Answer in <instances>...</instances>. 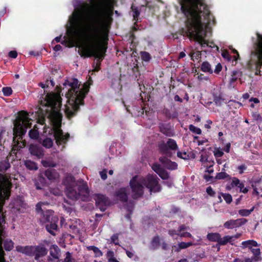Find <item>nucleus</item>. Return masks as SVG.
Returning a JSON list of instances; mask_svg holds the SVG:
<instances>
[{
    "mask_svg": "<svg viewBox=\"0 0 262 262\" xmlns=\"http://www.w3.org/2000/svg\"><path fill=\"white\" fill-rule=\"evenodd\" d=\"M73 0L74 10L66 25V36L61 42L72 47L80 39L79 54L94 57L97 64L103 58L107 49L112 16L115 0Z\"/></svg>",
    "mask_w": 262,
    "mask_h": 262,
    "instance_id": "nucleus-1",
    "label": "nucleus"
},
{
    "mask_svg": "<svg viewBox=\"0 0 262 262\" xmlns=\"http://www.w3.org/2000/svg\"><path fill=\"white\" fill-rule=\"evenodd\" d=\"M178 2L185 19L184 35L194 39L202 47L213 48V42H208L204 39L206 29L213 25L215 20L204 0H178Z\"/></svg>",
    "mask_w": 262,
    "mask_h": 262,
    "instance_id": "nucleus-2",
    "label": "nucleus"
},
{
    "mask_svg": "<svg viewBox=\"0 0 262 262\" xmlns=\"http://www.w3.org/2000/svg\"><path fill=\"white\" fill-rule=\"evenodd\" d=\"M41 100L42 107L40 110L45 112V116L39 118L38 123L42 125L45 124V118L47 117L51 124V127H43L44 133L53 136L58 145L65 144L70 136L69 134H64L60 129L62 115L60 113L61 98L59 93H47L44 94Z\"/></svg>",
    "mask_w": 262,
    "mask_h": 262,
    "instance_id": "nucleus-3",
    "label": "nucleus"
},
{
    "mask_svg": "<svg viewBox=\"0 0 262 262\" xmlns=\"http://www.w3.org/2000/svg\"><path fill=\"white\" fill-rule=\"evenodd\" d=\"M62 94L67 99L64 112L68 118L74 116L79 106L84 104V98L89 91V85L85 83L81 85L75 78H69L63 83Z\"/></svg>",
    "mask_w": 262,
    "mask_h": 262,
    "instance_id": "nucleus-4",
    "label": "nucleus"
},
{
    "mask_svg": "<svg viewBox=\"0 0 262 262\" xmlns=\"http://www.w3.org/2000/svg\"><path fill=\"white\" fill-rule=\"evenodd\" d=\"M159 179L156 176L148 174L143 177L141 176L134 177L129 182L132 190L130 195L134 199L141 197L144 192V186L149 189L150 192H157L161 190Z\"/></svg>",
    "mask_w": 262,
    "mask_h": 262,
    "instance_id": "nucleus-5",
    "label": "nucleus"
},
{
    "mask_svg": "<svg viewBox=\"0 0 262 262\" xmlns=\"http://www.w3.org/2000/svg\"><path fill=\"white\" fill-rule=\"evenodd\" d=\"M11 186L10 178L0 173V262H6L4 257L5 253L2 247L5 233L3 224L5 222L2 212L5 200L10 196Z\"/></svg>",
    "mask_w": 262,
    "mask_h": 262,
    "instance_id": "nucleus-6",
    "label": "nucleus"
},
{
    "mask_svg": "<svg viewBox=\"0 0 262 262\" xmlns=\"http://www.w3.org/2000/svg\"><path fill=\"white\" fill-rule=\"evenodd\" d=\"M30 120L28 114L24 111L20 112L15 120L13 128L14 137L13 140V148H15V149H19L25 146V142L20 140L23 139V136L26 133L27 129L31 127Z\"/></svg>",
    "mask_w": 262,
    "mask_h": 262,
    "instance_id": "nucleus-7",
    "label": "nucleus"
},
{
    "mask_svg": "<svg viewBox=\"0 0 262 262\" xmlns=\"http://www.w3.org/2000/svg\"><path fill=\"white\" fill-rule=\"evenodd\" d=\"M66 194L68 198L75 201L80 200L86 201L89 196V190L86 183L80 179L75 181V179L70 176L67 178Z\"/></svg>",
    "mask_w": 262,
    "mask_h": 262,
    "instance_id": "nucleus-8",
    "label": "nucleus"
},
{
    "mask_svg": "<svg viewBox=\"0 0 262 262\" xmlns=\"http://www.w3.org/2000/svg\"><path fill=\"white\" fill-rule=\"evenodd\" d=\"M254 47L253 50L251 51V59L249 61V66L252 68L254 66L256 71V75L259 74L260 68L262 65V33H256V37H252Z\"/></svg>",
    "mask_w": 262,
    "mask_h": 262,
    "instance_id": "nucleus-9",
    "label": "nucleus"
},
{
    "mask_svg": "<svg viewBox=\"0 0 262 262\" xmlns=\"http://www.w3.org/2000/svg\"><path fill=\"white\" fill-rule=\"evenodd\" d=\"M159 149L162 155L171 157L178 149V146L174 140L168 139L166 142H162L159 144Z\"/></svg>",
    "mask_w": 262,
    "mask_h": 262,
    "instance_id": "nucleus-10",
    "label": "nucleus"
},
{
    "mask_svg": "<svg viewBox=\"0 0 262 262\" xmlns=\"http://www.w3.org/2000/svg\"><path fill=\"white\" fill-rule=\"evenodd\" d=\"M27 204L22 198L18 196L14 199L10 204L11 212L17 215L19 213H24L27 209Z\"/></svg>",
    "mask_w": 262,
    "mask_h": 262,
    "instance_id": "nucleus-11",
    "label": "nucleus"
},
{
    "mask_svg": "<svg viewBox=\"0 0 262 262\" xmlns=\"http://www.w3.org/2000/svg\"><path fill=\"white\" fill-rule=\"evenodd\" d=\"M52 211L51 210H48L47 214H43V216L46 221L50 222L52 220V222L50 224L46 225V229L52 235H55V231L57 230V225L56 223L58 221V218L56 216H52Z\"/></svg>",
    "mask_w": 262,
    "mask_h": 262,
    "instance_id": "nucleus-12",
    "label": "nucleus"
},
{
    "mask_svg": "<svg viewBox=\"0 0 262 262\" xmlns=\"http://www.w3.org/2000/svg\"><path fill=\"white\" fill-rule=\"evenodd\" d=\"M95 200L97 207L102 211H105L110 204L107 198L102 194L96 195Z\"/></svg>",
    "mask_w": 262,
    "mask_h": 262,
    "instance_id": "nucleus-13",
    "label": "nucleus"
},
{
    "mask_svg": "<svg viewBox=\"0 0 262 262\" xmlns=\"http://www.w3.org/2000/svg\"><path fill=\"white\" fill-rule=\"evenodd\" d=\"M247 222L245 219H238L236 220H230L224 224V227L227 229H233L242 226Z\"/></svg>",
    "mask_w": 262,
    "mask_h": 262,
    "instance_id": "nucleus-14",
    "label": "nucleus"
},
{
    "mask_svg": "<svg viewBox=\"0 0 262 262\" xmlns=\"http://www.w3.org/2000/svg\"><path fill=\"white\" fill-rule=\"evenodd\" d=\"M152 169L163 180H166L169 178L168 173L163 169L160 164H154L151 166Z\"/></svg>",
    "mask_w": 262,
    "mask_h": 262,
    "instance_id": "nucleus-15",
    "label": "nucleus"
},
{
    "mask_svg": "<svg viewBox=\"0 0 262 262\" xmlns=\"http://www.w3.org/2000/svg\"><path fill=\"white\" fill-rule=\"evenodd\" d=\"M16 250L28 256H34L35 249L34 246H17L16 247Z\"/></svg>",
    "mask_w": 262,
    "mask_h": 262,
    "instance_id": "nucleus-16",
    "label": "nucleus"
},
{
    "mask_svg": "<svg viewBox=\"0 0 262 262\" xmlns=\"http://www.w3.org/2000/svg\"><path fill=\"white\" fill-rule=\"evenodd\" d=\"M159 160L163 165L164 167L168 169L174 170L177 168V164L174 162L171 161L167 158V157H161L159 158Z\"/></svg>",
    "mask_w": 262,
    "mask_h": 262,
    "instance_id": "nucleus-17",
    "label": "nucleus"
},
{
    "mask_svg": "<svg viewBox=\"0 0 262 262\" xmlns=\"http://www.w3.org/2000/svg\"><path fill=\"white\" fill-rule=\"evenodd\" d=\"M31 154L38 158H41L43 156V151L42 147L37 145L31 144L29 147Z\"/></svg>",
    "mask_w": 262,
    "mask_h": 262,
    "instance_id": "nucleus-18",
    "label": "nucleus"
},
{
    "mask_svg": "<svg viewBox=\"0 0 262 262\" xmlns=\"http://www.w3.org/2000/svg\"><path fill=\"white\" fill-rule=\"evenodd\" d=\"M128 190L127 188H121L116 191V196L121 201L125 202L128 198Z\"/></svg>",
    "mask_w": 262,
    "mask_h": 262,
    "instance_id": "nucleus-19",
    "label": "nucleus"
},
{
    "mask_svg": "<svg viewBox=\"0 0 262 262\" xmlns=\"http://www.w3.org/2000/svg\"><path fill=\"white\" fill-rule=\"evenodd\" d=\"M231 185L232 187H237L238 188L241 192L246 193L248 191L247 188L244 187V183L241 182L238 179L235 177L232 178Z\"/></svg>",
    "mask_w": 262,
    "mask_h": 262,
    "instance_id": "nucleus-20",
    "label": "nucleus"
},
{
    "mask_svg": "<svg viewBox=\"0 0 262 262\" xmlns=\"http://www.w3.org/2000/svg\"><path fill=\"white\" fill-rule=\"evenodd\" d=\"M50 255L55 259L58 261L60 256V250L59 247L55 245H52L50 249Z\"/></svg>",
    "mask_w": 262,
    "mask_h": 262,
    "instance_id": "nucleus-21",
    "label": "nucleus"
},
{
    "mask_svg": "<svg viewBox=\"0 0 262 262\" xmlns=\"http://www.w3.org/2000/svg\"><path fill=\"white\" fill-rule=\"evenodd\" d=\"M34 255L36 260H38L40 257L45 256L47 253L46 249L42 247H34Z\"/></svg>",
    "mask_w": 262,
    "mask_h": 262,
    "instance_id": "nucleus-22",
    "label": "nucleus"
},
{
    "mask_svg": "<svg viewBox=\"0 0 262 262\" xmlns=\"http://www.w3.org/2000/svg\"><path fill=\"white\" fill-rule=\"evenodd\" d=\"M259 245H257L255 247H252L250 250L253 254V259L255 260V262L260 261L261 258L260 256V249L259 248Z\"/></svg>",
    "mask_w": 262,
    "mask_h": 262,
    "instance_id": "nucleus-23",
    "label": "nucleus"
},
{
    "mask_svg": "<svg viewBox=\"0 0 262 262\" xmlns=\"http://www.w3.org/2000/svg\"><path fill=\"white\" fill-rule=\"evenodd\" d=\"M189 56L191 57V59L194 61L195 59L198 60L201 58V53L199 51H195L193 47H191L189 49V52H188Z\"/></svg>",
    "mask_w": 262,
    "mask_h": 262,
    "instance_id": "nucleus-24",
    "label": "nucleus"
},
{
    "mask_svg": "<svg viewBox=\"0 0 262 262\" xmlns=\"http://www.w3.org/2000/svg\"><path fill=\"white\" fill-rule=\"evenodd\" d=\"M258 243L254 240H247L242 243V247L243 249H251L252 247H255Z\"/></svg>",
    "mask_w": 262,
    "mask_h": 262,
    "instance_id": "nucleus-25",
    "label": "nucleus"
},
{
    "mask_svg": "<svg viewBox=\"0 0 262 262\" xmlns=\"http://www.w3.org/2000/svg\"><path fill=\"white\" fill-rule=\"evenodd\" d=\"M45 175L50 180H55L58 177V174L55 171L51 169L46 170Z\"/></svg>",
    "mask_w": 262,
    "mask_h": 262,
    "instance_id": "nucleus-26",
    "label": "nucleus"
},
{
    "mask_svg": "<svg viewBox=\"0 0 262 262\" xmlns=\"http://www.w3.org/2000/svg\"><path fill=\"white\" fill-rule=\"evenodd\" d=\"M232 237L229 235L225 236L223 237H221L220 236V240L218 245H225L227 243H230L231 245H233V242L232 241Z\"/></svg>",
    "mask_w": 262,
    "mask_h": 262,
    "instance_id": "nucleus-27",
    "label": "nucleus"
},
{
    "mask_svg": "<svg viewBox=\"0 0 262 262\" xmlns=\"http://www.w3.org/2000/svg\"><path fill=\"white\" fill-rule=\"evenodd\" d=\"M86 248L89 251H92L95 254V256L96 257H99L103 255L102 251L97 247L94 246H88Z\"/></svg>",
    "mask_w": 262,
    "mask_h": 262,
    "instance_id": "nucleus-28",
    "label": "nucleus"
},
{
    "mask_svg": "<svg viewBox=\"0 0 262 262\" xmlns=\"http://www.w3.org/2000/svg\"><path fill=\"white\" fill-rule=\"evenodd\" d=\"M38 127L37 125H35L34 128L29 131V135L30 138L33 139H36L39 136V132L38 131Z\"/></svg>",
    "mask_w": 262,
    "mask_h": 262,
    "instance_id": "nucleus-29",
    "label": "nucleus"
},
{
    "mask_svg": "<svg viewBox=\"0 0 262 262\" xmlns=\"http://www.w3.org/2000/svg\"><path fill=\"white\" fill-rule=\"evenodd\" d=\"M220 234L218 233H210L207 235V238L212 242H216L219 244Z\"/></svg>",
    "mask_w": 262,
    "mask_h": 262,
    "instance_id": "nucleus-30",
    "label": "nucleus"
},
{
    "mask_svg": "<svg viewBox=\"0 0 262 262\" xmlns=\"http://www.w3.org/2000/svg\"><path fill=\"white\" fill-rule=\"evenodd\" d=\"M10 167V164L8 159L0 162V171H5Z\"/></svg>",
    "mask_w": 262,
    "mask_h": 262,
    "instance_id": "nucleus-31",
    "label": "nucleus"
},
{
    "mask_svg": "<svg viewBox=\"0 0 262 262\" xmlns=\"http://www.w3.org/2000/svg\"><path fill=\"white\" fill-rule=\"evenodd\" d=\"M131 9V15L133 16L135 20L138 21L139 20L138 16L140 14V11L138 8L135 7L134 5H132Z\"/></svg>",
    "mask_w": 262,
    "mask_h": 262,
    "instance_id": "nucleus-32",
    "label": "nucleus"
},
{
    "mask_svg": "<svg viewBox=\"0 0 262 262\" xmlns=\"http://www.w3.org/2000/svg\"><path fill=\"white\" fill-rule=\"evenodd\" d=\"M201 70L204 72L212 73L213 71L211 69V65L208 62H203L201 66Z\"/></svg>",
    "mask_w": 262,
    "mask_h": 262,
    "instance_id": "nucleus-33",
    "label": "nucleus"
},
{
    "mask_svg": "<svg viewBox=\"0 0 262 262\" xmlns=\"http://www.w3.org/2000/svg\"><path fill=\"white\" fill-rule=\"evenodd\" d=\"M4 248L6 251H10L14 247V243L10 239H6L4 243Z\"/></svg>",
    "mask_w": 262,
    "mask_h": 262,
    "instance_id": "nucleus-34",
    "label": "nucleus"
},
{
    "mask_svg": "<svg viewBox=\"0 0 262 262\" xmlns=\"http://www.w3.org/2000/svg\"><path fill=\"white\" fill-rule=\"evenodd\" d=\"M160 245V238L158 236L155 237L151 242V248L156 249L159 247Z\"/></svg>",
    "mask_w": 262,
    "mask_h": 262,
    "instance_id": "nucleus-35",
    "label": "nucleus"
},
{
    "mask_svg": "<svg viewBox=\"0 0 262 262\" xmlns=\"http://www.w3.org/2000/svg\"><path fill=\"white\" fill-rule=\"evenodd\" d=\"M53 144V140L50 138H46L42 141V145L46 148H50Z\"/></svg>",
    "mask_w": 262,
    "mask_h": 262,
    "instance_id": "nucleus-36",
    "label": "nucleus"
},
{
    "mask_svg": "<svg viewBox=\"0 0 262 262\" xmlns=\"http://www.w3.org/2000/svg\"><path fill=\"white\" fill-rule=\"evenodd\" d=\"M140 55L141 59L146 62H148L151 59V56L149 53L145 51L141 52Z\"/></svg>",
    "mask_w": 262,
    "mask_h": 262,
    "instance_id": "nucleus-37",
    "label": "nucleus"
},
{
    "mask_svg": "<svg viewBox=\"0 0 262 262\" xmlns=\"http://www.w3.org/2000/svg\"><path fill=\"white\" fill-rule=\"evenodd\" d=\"M254 210V207L251 209H241L238 211V213L242 216H247L249 215Z\"/></svg>",
    "mask_w": 262,
    "mask_h": 262,
    "instance_id": "nucleus-38",
    "label": "nucleus"
},
{
    "mask_svg": "<svg viewBox=\"0 0 262 262\" xmlns=\"http://www.w3.org/2000/svg\"><path fill=\"white\" fill-rule=\"evenodd\" d=\"M26 166L30 170H36L37 169V166L36 164L31 161H27L25 162Z\"/></svg>",
    "mask_w": 262,
    "mask_h": 262,
    "instance_id": "nucleus-39",
    "label": "nucleus"
},
{
    "mask_svg": "<svg viewBox=\"0 0 262 262\" xmlns=\"http://www.w3.org/2000/svg\"><path fill=\"white\" fill-rule=\"evenodd\" d=\"M192 245H193V243L192 242H181L178 244V251H179L181 249H186Z\"/></svg>",
    "mask_w": 262,
    "mask_h": 262,
    "instance_id": "nucleus-40",
    "label": "nucleus"
},
{
    "mask_svg": "<svg viewBox=\"0 0 262 262\" xmlns=\"http://www.w3.org/2000/svg\"><path fill=\"white\" fill-rule=\"evenodd\" d=\"M189 129L191 132H192V133H193L194 134H196L197 135L201 134V133H202L201 129L200 128L197 127L192 124H191L189 126Z\"/></svg>",
    "mask_w": 262,
    "mask_h": 262,
    "instance_id": "nucleus-41",
    "label": "nucleus"
},
{
    "mask_svg": "<svg viewBox=\"0 0 262 262\" xmlns=\"http://www.w3.org/2000/svg\"><path fill=\"white\" fill-rule=\"evenodd\" d=\"M213 154L216 158H220L223 156L224 152L220 148H215L213 151Z\"/></svg>",
    "mask_w": 262,
    "mask_h": 262,
    "instance_id": "nucleus-42",
    "label": "nucleus"
},
{
    "mask_svg": "<svg viewBox=\"0 0 262 262\" xmlns=\"http://www.w3.org/2000/svg\"><path fill=\"white\" fill-rule=\"evenodd\" d=\"M229 175L225 172H221L217 173L215 176V179L221 180L228 177Z\"/></svg>",
    "mask_w": 262,
    "mask_h": 262,
    "instance_id": "nucleus-43",
    "label": "nucleus"
},
{
    "mask_svg": "<svg viewBox=\"0 0 262 262\" xmlns=\"http://www.w3.org/2000/svg\"><path fill=\"white\" fill-rule=\"evenodd\" d=\"M168 233L172 238L177 239V237L179 236L180 232L179 231V229L178 230H169Z\"/></svg>",
    "mask_w": 262,
    "mask_h": 262,
    "instance_id": "nucleus-44",
    "label": "nucleus"
},
{
    "mask_svg": "<svg viewBox=\"0 0 262 262\" xmlns=\"http://www.w3.org/2000/svg\"><path fill=\"white\" fill-rule=\"evenodd\" d=\"M222 195L227 203L230 204L232 202V196L230 194L222 193Z\"/></svg>",
    "mask_w": 262,
    "mask_h": 262,
    "instance_id": "nucleus-45",
    "label": "nucleus"
},
{
    "mask_svg": "<svg viewBox=\"0 0 262 262\" xmlns=\"http://www.w3.org/2000/svg\"><path fill=\"white\" fill-rule=\"evenodd\" d=\"M3 92L5 96H9L12 93V90L10 87H4L3 88Z\"/></svg>",
    "mask_w": 262,
    "mask_h": 262,
    "instance_id": "nucleus-46",
    "label": "nucleus"
},
{
    "mask_svg": "<svg viewBox=\"0 0 262 262\" xmlns=\"http://www.w3.org/2000/svg\"><path fill=\"white\" fill-rule=\"evenodd\" d=\"M177 156L178 157L186 160L188 159V155L186 152H181L178 151L177 152Z\"/></svg>",
    "mask_w": 262,
    "mask_h": 262,
    "instance_id": "nucleus-47",
    "label": "nucleus"
},
{
    "mask_svg": "<svg viewBox=\"0 0 262 262\" xmlns=\"http://www.w3.org/2000/svg\"><path fill=\"white\" fill-rule=\"evenodd\" d=\"M106 257L109 261V262H110L111 261H112L113 259H115V258L114 257V252L112 251H111V250H109L107 252V253H106Z\"/></svg>",
    "mask_w": 262,
    "mask_h": 262,
    "instance_id": "nucleus-48",
    "label": "nucleus"
},
{
    "mask_svg": "<svg viewBox=\"0 0 262 262\" xmlns=\"http://www.w3.org/2000/svg\"><path fill=\"white\" fill-rule=\"evenodd\" d=\"M237 78L234 75V73H233V75H232V77L231 78L229 82V86L230 88H234V83L236 81Z\"/></svg>",
    "mask_w": 262,
    "mask_h": 262,
    "instance_id": "nucleus-49",
    "label": "nucleus"
},
{
    "mask_svg": "<svg viewBox=\"0 0 262 262\" xmlns=\"http://www.w3.org/2000/svg\"><path fill=\"white\" fill-rule=\"evenodd\" d=\"M111 242L116 245H118V235L117 234H113L111 237Z\"/></svg>",
    "mask_w": 262,
    "mask_h": 262,
    "instance_id": "nucleus-50",
    "label": "nucleus"
},
{
    "mask_svg": "<svg viewBox=\"0 0 262 262\" xmlns=\"http://www.w3.org/2000/svg\"><path fill=\"white\" fill-rule=\"evenodd\" d=\"M45 204V203L40 202L38 203L36 206V210L38 213H40L41 214H43V210L41 209L42 205Z\"/></svg>",
    "mask_w": 262,
    "mask_h": 262,
    "instance_id": "nucleus-51",
    "label": "nucleus"
},
{
    "mask_svg": "<svg viewBox=\"0 0 262 262\" xmlns=\"http://www.w3.org/2000/svg\"><path fill=\"white\" fill-rule=\"evenodd\" d=\"M179 236H180L181 237H185L193 238L192 235L189 232H184V231H182V232H180Z\"/></svg>",
    "mask_w": 262,
    "mask_h": 262,
    "instance_id": "nucleus-52",
    "label": "nucleus"
},
{
    "mask_svg": "<svg viewBox=\"0 0 262 262\" xmlns=\"http://www.w3.org/2000/svg\"><path fill=\"white\" fill-rule=\"evenodd\" d=\"M206 192L209 195L211 196H214L215 194V191L212 189V188L210 186H209L206 188Z\"/></svg>",
    "mask_w": 262,
    "mask_h": 262,
    "instance_id": "nucleus-53",
    "label": "nucleus"
},
{
    "mask_svg": "<svg viewBox=\"0 0 262 262\" xmlns=\"http://www.w3.org/2000/svg\"><path fill=\"white\" fill-rule=\"evenodd\" d=\"M160 131L164 134L166 135H168V133H169V131L168 130V129L167 128H166L164 125L163 124H161L160 126Z\"/></svg>",
    "mask_w": 262,
    "mask_h": 262,
    "instance_id": "nucleus-54",
    "label": "nucleus"
},
{
    "mask_svg": "<svg viewBox=\"0 0 262 262\" xmlns=\"http://www.w3.org/2000/svg\"><path fill=\"white\" fill-rule=\"evenodd\" d=\"M222 55L224 58L227 59L228 60H231L230 55L227 51H224L222 53Z\"/></svg>",
    "mask_w": 262,
    "mask_h": 262,
    "instance_id": "nucleus-55",
    "label": "nucleus"
},
{
    "mask_svg": "<svg viewBox=\"0 0 262 262\" xmlns=\"http://www.w3.org/2000/svg\"><path fill=\"white\" fill-rule=\"evenodd\" d=\"M107 171L106 169H104L101 171H100V175L102 179L103 180H105L107 178Z\"/></svg>",
    "mask_w": 262,
    "mask_h": 262,
    "instance_id": "nucleus-56",
    "label": "nucleus"
},
{
    "mask_svg": "<svg viewBox=\"0 0 262 262\" xmlns=\"http://www.w3.org/2000/svg\"><path fill=\"white\" fill-rule=\"evenodd\" d=\"M43 164L45 166H49L52 167L56 166V163L53 162H48L47 161H44L43 162Z\"/></svg>",
    "mask_w": 262,
    "mask_h": 262,
    "instance_id": "nucleus-57",
    "label": "nucleus"
},
{
    "mask_svg": "<svg viewBox=\"0 0 262 262\" xmlns=\"http://www.w3.org/2000/svg\"><path fill=\"white\" fill-rule=\"evenodd\" d=\"M237 169L239 170V173L242 174L244 171L246 169V166L245 164H242L238 166Z\"/></svg>",
    "mask_w": 262,
    "mask_h": 262,
    "instance_id": "nucleus-58",
    "label": "nucleus"
},
{
    "mask_svg": "<svg viewBox=\"0 0 262 262\" xmlns=\"http://www.w3.org/2000/svg\"><path fill=\"white\" fill-rule=\"evenodd\" d=\"M9 56L13 58H15L17 56V53L15 51H11L9 52Z\"/></svg>",
    "mask_w": 262,
    "mask_h": 262,
    "instance_id": "nucleus-59",
    "label": "nucleus"
},
{
    "mask_svg": "<svg viewBox=\"0 0 262 262\" xmlns=\"http://www.w3.org/2000/svg\"><path fill=\"white\" fill-rule=\"evenodd\" d=\"M222 67L220 63H218L215 69L214 70V72L215 73H219L222 70Z\"/></svg>",
    "mask_w": 262,
    "mask_h": 262,
    "instance_id": "nucleus-60",
    "label": "nucleus"
},
{
    "mask_svg": "<svg viewBox=\"0 0 262 262\" xmlns=\"http://www.w3.org/2000/svg\"><path fill=\"white\" fill-rule=\"evenodd\" d=\"M188 228V227H187L184 225H182L179 227V232H181L182 231H184L185 230H187Z\"/></svg>",
    "mask_w": 262,
    "mask_h": 262,
    "instance_id": "nucleus-61",
    "label": "nucleus"
},
{
    "mask_svg": "<svg viewBox=\"0 0 262 262\" xmlns=\"http://www.w3.org/2000/svg\"><path fill=\"white\" fill-rule=\"evenodd\" d=\"M207 161V158L205 155H202L200 157V161L205 163Z\"/></svg>",
    "mask_w": 262,
    "mask_h": 262,
    "instance_id": "nucleus-62",
    "label": "nucleus"
},
{
    "mask_svg": "<svg viewBox=\"0 0 262 262\" xmlns=\"http://www.w3.org/2000/svg\"><path fill=\"white\" fill-rule=\"evenodd\" d=\"M212 122L210 120H208L207 121V124H205V127L207 129H210L211 128L210 124H211Z\"/></svg>",
    "mask_w": 262,
    "mask_h": 262,
    "instance_id": "nucleus-63",
    "label": "nucleus"
},
{
    "mask_svg": "<svg viewBox=\"0 0 262 262\" xmlns=\"http://www.w3.org/2000/svg\"><path fill=\"white\" fill-rule=\"evenodd\" d=\"M230 143H227L226 146H225V148L224 149V151H226V152H229V151H230Z\"/></svg>",
    "mask_w": 262,
    "mask_h": 262,
    "instance_id": "nucleus-64",
    "label": "nucleus"
}]
</instances>
